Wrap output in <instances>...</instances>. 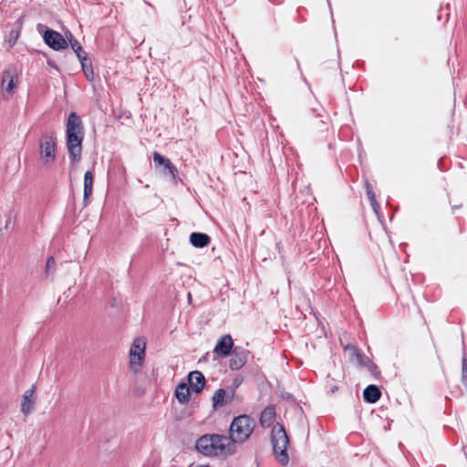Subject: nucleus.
Instances as JSON below:
<instances>
[{"instance_id":"16","label":"nucleus","mask_w":467,"mask_h":467,"mask_svg":"<svg viewBox=\"0 0 467 467\" xmlns=\"http://www.w3.org/2000/svg\"><path fill=\"white\" fill-rule=\"evenodd\" d=\"M175 397L181 404H185L190 400V387L182 382L175 389Z\"/></svg>"},{"instance_id":"1","label":"nucleus","mask_w":467,"mask_h":467,"mask_svg":"<svg viewBox=\"0 0 467 467\" xmlns=\"http://www.w3.org/2000/svg\"><path fill=\"white\" fill-rule=\"evenodd\" d=\"M198 452L204 456H230L235 453L236 447L233 446L227 436L222 434H204L195 441Z\"/></svg>"},{"instance_id":"19","label":"nucleus","mask_w":467,"mask_h":467,"mask_svg":"<svg viewBox=\"0 0 467 467\" xmlns=\"http://www.w3.org/2000/svg\"><path fill=\"white\" fill-rule=\"evenodd\" d=\"M246 362V356L244 352L234 353L230 359V368L234 370L241 368Z\"/></svg>"},{"instance_id":"3","label":"nucleus","mask_w":467,"mask_h":467,"mask_svg":"<svg viewBox=\"0 0 467 467\" xmlns=\"http://www.w3.org/2000/svg\"><path fill=\"white\" fill-rule=\"evenodd\" d=\"M255 427L254 420L248 415H240L235 417L229 428L228 439L233 441V446L246 441Z\"/></svg>"},{"instance_id":"9","label":"nucleus","mask_w":467,"mask_h":467,"mask_svg":"<svg viewBox=\"0 0 467 467\" xmlns=\"http://www.w3.org/2000/svg\"><path fill=\"white\" fill-rule=\"evenodd\" d=\"M344 351L348 356L349 361L356 366H368L371 364L370 360L364 357L360 350L354 345H346Z\"/></svg>"},{"instance_id":"7","label":"nucleus","mask_w":467,"mask_h":467,"mask_svg":"<svg viewBox=\"0 0 467 467\" xmlns=\"http://www.w3.org/2000/svg\"><path fill=\"white\" fill-rule=\"evenodd\" d=\"M19 83V77L15 67L9 66L4 69L1 78V93L4 99H11Z\"/></svg>"},{"instance_id":"4","label":"nucleus","mask_w":467,"mask_h":467,"mask_svg":"<svg viewBox=\"0 0 467 467\" xmlns=\"http://www.w3.org/2000/svg\"><path fill=\"white\" fill-rule=\"evenodd\" d=\"M288 442L289 439L284 426L280 423L275 424L272 429L273 449L277 461L283 465H286L289 462L286 452Z\"/></svg>"},{"instance_id":"22","label":"nucleus","mask_w":467,"mask_h":467,"mask_svg":"<svg viewBox=\"0 0 467 467\" xmlns=\"http://www.w3.org/2000/svg\"><path fill=\"white\" fill-rule=\"evenodd\" d=\"M55 268H56V261H55L54 257L50 256L47 260L46 273L47 275H51V274H53L55 272Z\"/></svg>"},{"instance_id":"6","label":"nucleus","mask_w":467,"mask_h":467,"mask_svg":"<svg viewBox=\"0 0 467 467\" xmlns=\"http://www.w3.org/2000/svg\"><path fill=\"white\" fill-rule=\"evenodd\" d=\"M57 159L56 138L46 134L39 140V161L42 166L50 167Z\"/></svg>"},{"instance_id":"12","label":"nucleus","mask_w":467,"mask_h":467,"mask_svg":"<svg viewBox=\"0 0 467 467\" xmlns=\"http://www.w3.org/2000/svg\"><path fill=\"white\" fill-rule=\"evenodd\" d=\"M191 389L195 393H200L205 384V378L200 371L194 370L190 372L188 376Z\"/></svg>"},{"instance_id":"24","label":"nucleus","mask_w":467,"mask_h":467,"mask_svg":"<svg viewBox=\"0 0 467 467\" xmlns=\"http://www.w3.org/2000/svg\"><path fill=\"white\" fill-rule=\"evenodd\" d=\"M86 60H81V65H82V68H83V71L87 77L88 79L91 80L92 78H93V70H92V67L91 66H87L86 63H85Z\"/></svg>"},{"instance_id":"10","label":"nucleus","mask_w":467,"mask_h":467,"mask_svg":"<svg viewBox=\"0 0 467 467\" xmlns=\"http://www.w3.org/2000/svg\"><path fill=\"white\" fill-rule=\"evenodd\" d=\"M234 347V341L230 335H224L217 341L213 352L219 356L226 357Z\"/></svg>"},{"instance_id":"11","label":"nucleus","mask_w":467,"mask_h":467,"mask_svg":"<svg viewBox=\"0 0 467 467\" xmlns=\"http://www.w3.org/2000/svg\"><path fill=\"white\" fill-rule=\"evenodd\" d=\"M35 389L34 388L28 389L25 391L23 395V400L21 403V411L25 415H28L33 412L35 410Z\"/></svg>"},{"instance_id":"15","label":"nucleus","mask_w":467,"mask_h":467,"mask_svg":"<svg viewBox=\"0 0 467 467\" xmlns=\"http://www.w3.org/2000/svg\"><path fill=\"white\" fill-rule=\"evenodd\" d=\"M190 243L192 246L197 248H202L209 244L210 237L206 234L202 233H192L190 235Z\"/></svg>"},{"instance_id":"13","label":"nucleus","mask_w":467,"mask_h":467,"mask_svg":"<svg viewBox=\"0 0 467 467\" xmlns=\"http://www.w3.org/2000/svg\"><path fill=\"white\" fill-rule=\"evenodd\" d=\"M233 393H227L225 389H217L212 399L213 407L217 410L232 401Z\"/></svg>"},{"instance_id":"21","label":"nucleus","mask_w":467,"mask_h":467,"mask_svg":"<svg viewBox=\"0 0 467 467\" xmlns=\"http://www.w3.org/2000/svg\"><path fill=\"white\" fill-rule=\"evenodd\" d=\"M153 161L156 164L163 166L165 169L169 170L171 173H173L175 171V167L171 163V161L161 155L158 152H154L153 154Z\"/></svg>"},{"instance_id":"18","label":"nucleus","mask_w":467,"mask_h":467,"mask_svg":"<svg viewBox=\"0 0 467 467\" xmlns=\"http://www.w3.org/2000/svg\"><path fill=\"white\" fill-rule=\"evenodd\" d=\"M380 390L375 385L368 386L363 392L364 400L369 403L378 401L380 398Z\"/></svg>"},{"instance_id":"20","label":"nucleus","mask_w":467,"mask_h":467,"mask_svg":"<svg viewBox=\"0 0 467 467\" xmlns=\"http://www.w3.org/2000/svg\"><path fill=\"white\" fill-rule=\"evenodd\" d=\"M66 37L68 40L72 49L76 53L78 59L80 61L86 60V57L83 56V54H85V53L83 51L81 45L78 43V41L77 39H75L71 34L66 35Z\"/></svg>"},{"instance_id":"25","label":"nucleus","mask_w":467,"mask_h":467,"mask_svg":"<svg viewBox=\"0 0 467 467\" xmlns=\"http://www.w3.org/2000/svg\"><path fill=\"white\" fill-rule=\"evenodd\" d=\"M18 32L17 31H11L10 35H9V39H8V42L10 43V46H13L16 41L17 40L18 38Z\"/></svg>"},{"instance_id":"26","label":"nucleus","mask_w":467,"mask_h":467,"mask_svg":"<svg viewBox=\"0 0 467 467\" xmlns=\"http://www.w3.org/2000/svg\"><path fill=\"white\" fill-rule=\"evenodd\" d=\"M367 193H368V199H369V201H370V202H371L372 206H373V207H375V205H376L377 203H376V200H375V195H374V193H373V192H372V191H371V190H369L368 188V192H367Z\"/></svg>"},{"instance_id":"17","label":"nucleus","mask_w":467,"mask_h":467,"mask_svg":"<svg viewBox=\"0 0 467 467\" xmlns=\"http://www.w3.org/2000/svg\"><path fill=\"white\" fill-rule=\"evenodd\" d=\"M94 176L92 171H88L84 174V202L88 203L89 196L93 192Z\"/></svg>"},{"instance_id":"8","label":"nucleus","mask_w":467,"mask_h":467,"mask_svg":"<svg viewBox=\"0 0 467 467\" xmlns=\"http://www.w3.org/2000/svg\"><path fill=\"white\" fill-rule=\"evenodd\" d=\"M44 40L54 50H62L67 47V40L60 33L51 29L45 32Z\"/></svg>"},{"instance_id":"5","label":"nucleus","mask_w":467,"mask_h":467,"mask_svg":"<svg viewBox=\"0 0 467 467\" xmlns=\"http://www.w3.org/2000/svg\"><path fill=\"white\" fill-rule=\"evenodd\" d=\"M146 339L143 337H138L131 342L129 350V368L137 374L142 368L146 358Z\"/></svg>"},{"instance_id":"14","label":"nucleus","mask_w":467,"mask_h":467,"mask_svg":"<svg viewBox=\"0 0 467 467\" xmlns=\"http://www.w3.org/2000/svg\"><path fill=\"white\" fill-rule=\"evenodd\" d=\"M275 419V409L273 406L266 407L261 413L260 424L264 428L273 425Z\"/></svg>"},{"instance_id":"2","label":"nucleus","mask_w":467,"mask_h":467,"mask_svg":"<svg viewBox=\"0 0 467 467\" xmlns=\"http://www.w3.org/2000/svg\"><path fill=\"white\" fill-rule=\"evenodd\" d=\"M83 138L81 119L75 112H71L67 123V147L74 162H78L81 159Z\"/></svg>"},{"instance_id":"23","label":"nucleus","mask_w":467,"mask_h":467,"mask_svg":"<svg viewBox=\"0 0 467 467\" xmlns=\"http://www.w3.org/2000/svg\"><path fill=\"white\" fill-rule=\"evenodd\" d=\"M462 382L467 387V358H462Z\"/></svg>"}]
</instances>
